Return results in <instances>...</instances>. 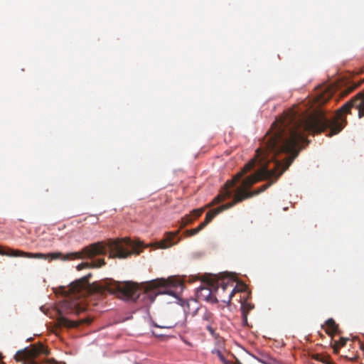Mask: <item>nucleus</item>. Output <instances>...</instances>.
Returning a JSON list of instances; mask_svg holds the SVG:
<instances>
[{
    "mask_svg": "<svg viewBox=\"0 0 364 364\" xmlns=\"http://www.w3.org/2000/svg\"><path fill=\"white\" fill-rule=\"evenodd\" d=\"M204 209H205V208H200V209H196V210H193L191 212V215H190L191 216V218H193V217L194 218H199V217L202 215V213H203V211H204Z\"/></svg>",
    "mask_w": 364,
    "mask_h": 364,
    "instance_id": "obj_19",
    "label": "nucleus"
},
{
    "mask_svg": "<svg viewBox=\"0 0 364 364\" xmlns=\"http://www.w3.org/2000/svg\"><path fill=\"white\" fill-rule=\"evenodd\" d=\"M105 264V262L104 259H98L97 260L92 261L90 263L86 262V263H81L77 265V270H81L86 267H100Z\"/></svg>",
    "mask_w": 364,
    "mask_h": 364,
    "instance_id": "obj_10",
    "label": "nucleus"
},
{
    "mask_svg": "<svg viewBox=\"0 0 364 364\" xmlns=\"http://www.w3.org/2000/svg\"><path fill=\"white\" fill-rule=\"evenodd\" d=\"M235 204H237V203H235V198H233V200L232 202H230V203H228L225 205H222L216 208H214V209H212V210H210L207 213H206V215H205V220L201 223V224L205 227L209 223H210L212 221V220L217 215H218L219 213H220L221 212H223V210H227L231 207H232L233 205H235Z\"/></svg>",
    "mask_w": 364,
    "mask_h": 364,
    "instance_id": "obj_6",
    "label": "nucleus"
},
{
    "mask_svg": "<svg viewBox=\"0 0 364 364\" xmlns=\"http://www.w3.org/2000/svg\"><path fill=\"white\" fill-rule=\"evenodd\" d=\"M141 244L134 242L129 238L109 239L107 241H101L92 243L85 247L81 251L63 255L61 252L33 253L0 245V255L8 257H23L32 259H43L48 261L61 259L70 260L82 259L85 257L92 258L97 255H105L109 252V258L125 259L132 255H139L141 252Z\"/></svg>",
    "mask_w": 364,
    "mask_h": 364,
    "instance_id": "obj_1",
    "label": "nucleus"
},
{
    "mask_svg": "<svg viewBox=\"0 0 364 364\" xmlns=\"http://www.w3.org/2000/svg\"><path fill=\"white\" fill-rule=\"evenodd\" d=\"M205 227L200 223L198 227L196 228L188 230L186 231V235L188 236H193L196 234H198L200 231H201Z\"/></svg>",
    "mask_w": 364,
    "mask_h": 364,
    "instance_id": "obj_16",
    "label": "nucleus"
},
{
    "mask_svg": "<svg viewBox=\"0 0 364 364\" xmlns=\"http://www.w3.org/2000/svg\"><path fill=\"white\" fill-rule=\"evenodd\" d=\"M92 318L90 316H87L83 318L78 319L77 321H71L66 317L60 315L58 318V323L60 326H64L68 328H77L82 324L91 323Z\"/></svg>",
    "mask_w": 364,
    "mask_h": 364,
    "instance_id": "obj_5",
    "label": "nucleus"
},
{
    "mask_svg": "<svg viewBox=\"0 0 364 364\" xmlns=\"http://www.w3.org/2000/svg\"><path fill=\"white\" fill-rule=\"evenodd\" d=\"M326 332L328 335H332L333 333H338V326L336 323L335 321L333 318H328L326 321Z\"/></svg>",
    "mask_w": 364,
    "mask_h": 364,
    "instance_id": "obj_11",
    "label": "nucleus"
},
{
    "mask_svg": "<svg viewBox=\"0 0 364 364\" xmlns=\"http://www.w3.org/2000/svg\"><path fill=\"white\" fill-rule=\"evenodd\" d=\"M358 344L360 345V348L364 350V344L360 343Z\"/></svg>",
    "mask_w": 364,
    "mask_h": 364,
    "instance_id": "obj_23",
    "label": "nucleus"
},
{
    "mask_svg": "<svg viewBox=\"0 0 364 364\" xmlns=\"http://www.w3.org/2000/svg\"><path fill=\"white\" fill-rule=\"evenodd\" d=\"M193 218H191V216L190 215H186L183 219H182V223H183V226H186L189 223H191L193 222Z\"/></svg>",
    "mask_w": 364,
    "mask_h": 364,
    "instance_id": "obj_20",
    "label": "nucleus"
},
{
    "mask_svg": "<svg viewBox=\"0 0 364 364\" xmlns=\"http://www.w3.org/2000/svg\"><path fill=\"white\" fill-rule=\"evenodd\" d=\"M347 341H348V339L343 338V337H341L338 341H336L334 342V346H333L334 352L336 353H337L338 352L339 347L344 346L346 345Z\"/></svg>",
    "mask_w": 364,
    "mask_h": 364,
    "instance_id": "obj_15",
    "label": "nucleus"
},
{
    "mask_svg": "<svg viewBox=\"0 0 364 364\" xmlns=\"http://www.w3.org/2000/svg\"><path fill=\"white\" fill-rule=\"evenodd\" d=\"M281 364V363H280Z\"/></svg>",
    "mask_w": 364,
    "mask_h": 364,
    "instance_id": "obj_27",
    "label": "nucleus"
},
{
    "mask_svg": "<svg viewBox=\"0 0 364 364\" xmlns=\"http://www.w3.org/2000/svg\"><path fill=\"white\" fill-rule=\"evenodd\" d=\"M237 364H242L240 361L237 360L236 362Z\"/></svg>",
    "mask_w": 364,
    "mask_h": 364,
    "instance_id": "obj_25",
    "label": "nucleus"
},
{
    "mask_svg": "<svg viewBox=\"0 0 364 364\" xmlns=\"http://www.w3.org/2000/svg\"><path fill=\"white\" fill-rule=\"evenodd\" d=\"M212 286L215 293L213 303L221 301L229 304L235 291H238L235 281L228 277L218 279L215 282V287L214 284Z\"/></svg>",
    "mask_w": 364,
    "mask_h": 364,
    "instance_id": "obj_3",
    "label": "nucleus"
},
{
    "mask_svg": "<svg viewBox=\"0 0 364 364\" xmlns=\"http://www.w3.org/2000/svg\"><path fill=\"white\" fill-rule=\"evenodd\" d=\"M314 358L316 360L321 361L323 363H328V358L326 355H323L321 354H315L314 355Z\"/></svg>",
    "mask_w": 364,
    "mask_h": 364,
    "instance_id": "obj_18",
    "label": "nucleus"
},
{
    "mask_svg": "<svg viewBox=\"0 0 364 364\" xmlns=\"http://www.w3.org/2000/svg\"><path fill=\"white\" fill-rule=\"evenodd\" d=\"M343 356L350 360H352V361H355L358 358V355H357L356 353H352V355H350L346 354V355H343Z\"/></svg>",
    "mask_w": 364,
    "mask_h": 364,
    "instance_id": "obj_21",
    "label": "nucleus"
},
{
    "mask_svg": "<svg viewBox=\"0 0 364 364\" xmlns=\"http://www.w3.org/2000/svg\"><path fill=\"white\" fill-rule=\"evenodd\" d=\"M202 318L204 321H207V323L205 324V328L211 333H213L214 330L213 327L210 325V322L212 321L213 318V315L212 313L205 311L204 314H203Z\"/></svg>",
    "mask_w": 364,
    "mask_h": 364,
    "instance_id": "obj_14",
    "label": "nucleus"
},
{
    "mask_svg": "<svg viewBox=\"0 0 364 364\" xmlns=\"http://www.w3.org/2000/svg\"><path fill=\"white\" fill-rule=\"evenodd\" d=\"M93 287L101 294L109 293L122 299L142 300L147 304L152 303L158 294L175 296L176 293L171 288H181L183 283L176 278L156 279L146 282L139 287L133 282H119L112 279H106L100 283L93 284Z\"/></svg>",
    "mask_w": 364,
    "mask_h": 364,
    "instance_id": "obj_2",
    "label": "nucleus"
},
{
    "mask_svg": "<svg viewBox=\"0 0 364 364\" xmlns=\"http://www.w3.org/2000/svg\"><path fill=\"white\" fill-rule=\"evenodd\" d=\"M255 358L262 364H280L279 361L267 353H259Z\"/></svg>",
    "mask_w": 364,
    "mask_h": 364,
    "instance_id": "obj_9",
    "label": "nucleus"
},
{
    "mask_svg": "<svg viewBox=\"0 0 364 364\" xmlns=\"http://www.w3.org/2000/svg\"><path fill=\"white\" fill-rule=\"evenodd\" d=\"M198 294L199 296H203L206 300L213 302L214 295H213L212 290L210 288L200 287L198 291Z\"/></svg>",
    "mask_w": 364,
    "mask_h": 364,
    "instance_id": "obj_12",
    "label": "nucleus"
},
{
    "mask_svg": "<svg viewBox=\"0 0 364 364\" xmlns=\"http://www.w3.org/2000/svg\"><path fill=\"white\" fill-rule=\"evenodd\" d=\"M90 277L91 274H88L87 275L82 277L81 279L71 283L70 285V291H72L73 294H77L85 289L90 285L89 279Z\"/></svg>",
    "mask_w": 364,
    "mask_h": 364,
    "instance_id": "obj_7",
    "label": "nucleus"
},
{
    "mask_svg": "<svg viewBox=\"0 0 364 364\" xmlns=\"http://www.w3.org/2000/svg\"><path fill=\"white\" fill-rule=\"evenodd\" d=\"M85 311V308L83 306H81L79 304H74L73 305V309L72 312L73 314H75L76 315H79L81 313L84 312Z\"/></svg>",
    "mask_w": 364,
    "mask_h": 364,
    "instance_id": "obj_17",
    "label": "nucleus"
},
{
    "mask_svg": "<svg viewBox=\"0 0 364 364\" xmlns=\"http://www.w3.org/2000/svg\"><path fill=\"white\" fill-rule=\"evenodd\" d=\"M48 355V350L41 343L31 345L30 348H25L18 350L14 356L17 362H23L26 364H38L35 358L39 355Z\"/></svg>",
    "mask_w": 364,
    "mask_h": 364,
    "instance_id": "obj_4",
    "label": "nucleus"
},
{
    "mask_svg": "<svg viewBox=\"0 0 364 364\" xmlns=\"http://www.w3.org/2000/svg\"><path fill=\"white\" fill-rule=\"evenodd\" d=\"M1 358H2V355H1V354L0 353V360H1Z\"/></svg>",
    "mask_w": 364,
    "mask_h": 364,
    "instance_id": "obj_26",
    "label": "nucleus"
},
{
    "mask_svg": "<svg viewBox=\"0 0 364 364\" xmlns=\"http://www.w3.org/2000/svg\"><path fill=\"white\" fill-rule=\"evenodd\" d=\"M218 354L220 358V360L225 363L226 364V360L224 358V357L222 355L220 351H218Z\"/></svg>",
    "mask_w": 364,
    "mask_h": 364,
    "instance_id": "obj_22",
    "label": "nucleus"
},
{
    "mask_svg": "<svg viewBox=\"0 0 364 364\" xmlns=\"http://www.w3.org/2000/svg\"><path fill=\"white\" fill-rule=\"evenodd\" d=\"M239 286L240 287H246L244 284H240Z\"/></svg>",
    "mask_w": 364,
    "mask_h": 364,
    "instance_id": "obj_24",
    "label": "nucleus"
},
{
    "mask_svg": "<svg viewBox=\"0 0 364 364\" xmlns=\"http://www.w3.org/2000/svg\"><path fill=\"white\" fill-rule=\"evenodd\" d=\"M178 232V231H177L176 232L167 233L166 235V237L164 240L159 242V243H158L159 247L162 248V249H166V248L171 247L172 245H173L175 244H177L179 240H178L176 242H173V240L176 237Z\"/></svg>",
    "mask_w": 364,
    "mask_h": 364,
    "instance_id": "obj_8",
    "label": "nucleus"
},
{
    "mask_svg": "<svg viewBox=\"0 0 364 364\" xmlns=\"http://www.w3.org/2000/svg\"><path fill=\"white\" fill-rule=\"evenodd\" d=\"M254 308L253 305L243 302L241 305V311L242 315L243 323L246 324L247 323V314Z\"/></svg>",
    "mask_w": 364,
    "mask_h": 364,
    "instance_id": "obj_13",
    "label": "nucleus"
}]
</instances>
